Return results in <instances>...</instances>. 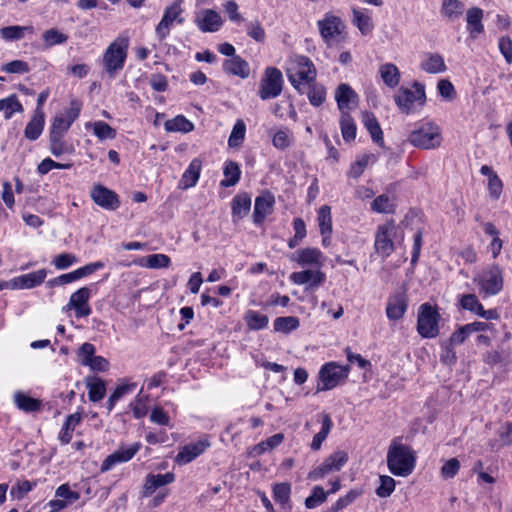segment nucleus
Listing matches in <instances>:
<instances>
[{"label": "nucleus", "instance_id": "nucleus-44", "mask_svg": "<svg viewBox=\"0 0 512 512\" xmlns=\"http://www.w3.org/2000/svg\"><path fill=\"white\" fill-rule=\"evenodd\" d=\"M371 209L377 213H394L395 204L388 195L381 194L373 200Z\"/></svg>", "mask_w": 512, "mask_h": 512}, {"label": "nucleus", "instance_id": "nucleus-50", "mask_svg": "<svg viewBox=\"0 0 512 512\" xmlns=\"http://www.w3.org/2000/svg\"><path fill=\"white\" fill-rule=\"evenodd\" d=\"M26 30H32L29 26H7L0 29V35L7 41L20 40Z\"/></svg>", "mask_w": 512, "mask_h": 512}, {"label": "nucleus", "instance_id": "nucleus-12", "mask_svg": "<svg viewBox=\"0 0 512 512\" xmlns=\"http://www.w3.org/2000/svg\"><path fill=\"white\" fill-rule=\"evenodd\" d=\"M481 289L489 295L498 294L503 288V272L498 265H491L480 280Z\"/></svg>", "mask_w": 512, "mask_h": 512}, {"label": "nucleus", "instance_id": "nucleus-5", "mask_svg": "<svg viewBox=\"0 0 512 512\" xmlns=\"http://www.w3.org/2000/svg\"><path fill=\"white\" fill-rule=\"evenodd\" d=\"M283 89V75L276 67H267L261 78L258 95L262 100L278 97Z\"/></svg>", "mask_w": 512, "mask_h": 512}, {"label": "nucleus", "instance_id": "nucleus-34", "mask_svg": "<svg viewBox=\"0 0 512 512\" xmlns=\"http://www.w3.org/2000/svg\"><path fill=\"white\" fill-rule=\"evenodd\" d=\"M379 73L383 82L390 88L396 87L400 82V72L392 63H386L380 66Z\"/></svg>", "mask_w": 512, "mask_h": 512}, {"label": "nucleus", "instance_id": "nucleus-20", "mask_svg": "<svg viewBox=\"0 0 512 512\" xmlns=\"http://www.w3.org/2000/svg\"><path fill=\"white\" fill-rule=\"evenodd\" d=\"M290 279L297 285L309 283L310 286L316 287L325 281V274L320 270H304L292 273Z\"/></svg>", "mask_w": 512, "mask_h": 512}, {"label": "nucleus", "instance_id": "nucleus-9", "mask_svg": "<svg viewBox=\"0 0 512 512\" xmlns=\"http://www.w3.org/2000/svg\"><path fill=\"white\" fill-rule=\"evenodd\" d=\"M300 69L295 74H288V79L292 86L301 94L304 93L303 83L308 86L316 80V69L308 57H301L298 62Z\"/></svg>", "mask_w": 512, "mask_h": 512}, {"label": "nucleus", "instance_id": "nucleus-28", "mask_svg": "<svg viewBox=\"0 0 512 512\" xmlns=\"http://www.w3.org/2000/svg\"><path fill=\"white\" fill-rule=\"evenodd\" d=\"M223 70L227 74L239 76L241 78H247L249 76L248 63L240 56H234L231 59L225 60L223 63Z\"/></svg>", "mask_w": 512, "mask_h": 512}, {"label": "nucleus", "instance_id": "nucleus-60", "mask_svg": "<svg viewBox=\"0 0 512 512\" xmlns=\"http://www.w3.org/2000/svg\"><path fill=\"white\" fill-rule=\"evenodd\" d=\"M247 34L249 37L254 39L255 41L259 43H263L265 40V30L261 26L260 22L258 20L251 21L247 24Z\"/></svg>", "mask_w": 512, "mask_h": 512}, {"label": "nucleus", "instance_id": "nucleus-56", "mask_svg": "<svg viewBox=\"0 0 512 512\" xmlns=\"http://www.w3.org/2000/svg\"><path fill=\"white\" fill-rule=\"evenodd\" d=\"M94 134L100 139H114L116 137V130L108 125L106 122L97 121L93 124Z\"/></svg>", "mask_w": 512, "mask_h": 512}, {"label": "nucleus", "instance_id": "nucleus-46", "mask_svg": "<svg viewBox=\"0 0 512 512\" xmlns=\"http://www.w3.org/2000/svg\"><path fill=\"white\" fill-rule=\"evenodd\" d=\"M318 223L322 235H330L332 233L331 208L324 205L318 212Z\"/></svg>", "mask_w": 512, "mask_h": 512}, {"label": "nucleus", "instance_id": "nucleus-42", "mask_svg": "<svg viewBox=\"0 0 512 512\" xmlns=\"http://www.w3.org/2000/svg\"><path fill=\"white\" fill-rule=\"evenodd\" d=\"M464 10V5L459 0H444L442 5V14L449 20L458 19Z\"/></svg>", "mask_w": 512, "mask_h": 512}, {"label": "nucleus", "instance_id": "nucleus-6", "mask_svg": "<svg viewBox=\"0 0 512 512\" xmlns=\"http://www.w3.org/2000/svg\"><path fill=\"white\" fill-rule=\"evenodd\" d=\"M414 91L408 88H400L394 96L395 103L401 112L409 114L412 112L413 104L418 101L420 106L426 102L425 87L422 83H413Z\"/></svg>", "mask_w": 512, "mask_h": 512}, {"label": "nucleus", "instance_id": "nucleus-24", "mask_svg": "<svg viewBox=\"0 0 512 512\" xmlns=\"http://www.w3.org/2000/svg\"><path fill=\"white\" fill-rule=\"evenodd\" d=\"M407 300L403 294L391 296L386 307V314L390 320L401 319L407 310Z\"/></svg>", "mask_w": 512, "mask_h": 512}, {"label": "nucleus", "instance_id": "nucleus-29", "mask_svg": "<svg viewBox=\"0 0 512 512\" xmlns=\"http://www.w3.org/2000/svg\"><path fill=\"white\" fill-rule=\"evenodd\" d=\"M201 167V160L198 158L193 159L187 170L184 172L182 179L180 180L179 187L182 189L193 187L199 179Z\"/></svg>", "mask_w": 512, "mask_h": 512}, {"label": "nucleus", "instance_id": "nucleus-55", "mask_svg": "<svg viewBox=\"0 0 512 512\" xmlns=\"http://www.w3.org/2000/svg\"><path fill=\"white\" fill-rule=\"evenodd\" d=\"M246 126L242 120H238L229 136L228 144L230 147H237L245 137Z\"/></svg>", "mask_w": 512, "mask_h": 512}, {"label": "nucleus", "instance_id": "nucleus-19", "mask_svg": "<svg viewBox=\"0 0 512 512\" xmlns=\"http://www.w3.org/2000/svg\"><path fill=\"white\" fill-rule=\"evenodd\" d=\"M47 271L40 269L12 279V289H31L42 284L46 278Z\"/></svg>", "mask_w": 512, "mask_h": 512}, {"label": "nucleus", "instance_id": "nucleus-32", "mask_svg": "<svg viewBox=\"0 0 512 512\" xmlns=\"http://www.w3.org/2000/svg\"><path fill=\"white\" fill-rule=\"evenodd\" d=\"M251 208V197L247 193L236 195L232 200V213L234 221L245 217Z\"/></svg>", "mask_w": 512, "mask_h": 512}, {"label": "nucleus", "instance_id": "nucleus-13", "mask_svg": "<svg viewBox=\"0 0 512 512\" xmlns=\"http://www.w3.org/2000/svg\"><path fill=\"white\" fill-rule=\"evenodd\" d=\"M183 9L179 2H174L166 7L163 17L156 27V34L160 40H163L169 33L170 27L174 21L183 23L184 19L181 17Z\"/></svg>", "mask_w": 512, "mask_h": 512}, {"label": "nucleus", "instance_id": "nucleus-16", "mask_svg": "<svg viewBox=\"0 0 512 512\" xmlns=\"http://www.w3.org/2000/svg\"><path fill=\"white\" fill-rule=\"evenodd\" d=\"M140 448L139 443H135L128 448H121L109 456L102 462L100 471L107 472L118 463H123L131 460Z\"/></svg>", "mask_w": 512, "mask_h": 512}, {"label": "nucleus", "instance_id": "nucleus-62", "mask_svg": "<svg viewBox=\"0 0 512 512\" xmlns=\"http://www.w3.org/2000/svg\"><path fill=\"white\" fill-rule=\"evenodd\" d=\"M63 137H49L51 153L59 157L64 153H70L72 149L62 140Z\"/></svg>", "mask_w": 512, "mask_h": 512}, {"label": "nucleus", "instance_id": "nucleus-27", "mask_svg": "<svg viewBox=\"0 0 512 512\" xmlns=\"http://www.w3.org/2000/svg\"><path fill=\"white\" fill-rule=\"evenodd\" d=\"M483 10L478 7H472L467 10V29L471 38H476L484 31L482 24Z\"/></svg>", "mask_w": 512, "mask_h": 512}, {"label": "nucleus", "instance_id": "nucleus-54", "mask_svg": "<svg viewBox=\"0 0 512 512\" xmlns=\"http://www.w3.org/2000/svg\"><path fill=\"white\" fill-rule=\"evenodd\" d=\"M395 485L396 482L392 477L387 475L380 476V485L376 489L377 496L381 498L389 497L395 490Z\"/></svg>", "mask_w": 512, "mask_h": 512}, {"label": "nucleus", "instance_id": "nucleus-48", "mask_svg": "<svg viewBox=\"0 0 512 512\" xmlns=\"http://www.w3.org/2000/svg\"><path fill=\"white\" fill-rule=\"evenodd\" d=\"M248 327L252 330H260L268 325L269 319L266 315L256 311H248L245 316Z\"/></svg>", "mask_w": 512, "mask_h": 512}, {"label": "nucleus", "instance_id": "nucleus-15", "mask_svg": "<svg viewBox=\"0 0 512 512\" xmlns=\"http://www.w3.org/2000/svg\"><path fill=\"white\" fill-rule=\"evenodd\" d=\"M318 27L324 42L331 44V40L339 35L344 28L342 20L335 15L326 14L322 20L318 21Z\"/></svg>", "mask_w": 512, "mask_h": 512}, {"label": "nucleus", "instance_id": "nucleus-1", "mask_svg": "<svg viewBox=\"0 0 512 512\" xmlns=\"http://www.w3.org/2000/svg\"><path fill=\"white\" fill-rule=\"evenodd\" d=\"M387 465L395 476L410 475L415 467V457L411 448L399 443L396 439L393 440L387 453Z\"/></svg>", "mask_w": 512, "mask_h": 512}, {"label": "nucleus", "instance_id": "nucleus-57", "mask_svg": "<svg viewBox=\"0 0 512 512\" xmlns=\"http://www.w3.org/2000/svg\"><path fill=\"white\" fill-rule=\"evenodd\" d=\"M291 488L288 483H277L273 487V496L275 501L281 505L288 504L290 500Z\"/></svg>", "mask_w": 512, "mask_h": 512}, {"label": "nucleus", "instance_id": "nucleus-37", "mask_svg": "<svg viewBox=\"0 0 512 512\" xmlns=\"http://www.w3.org/2000/svg\"><path fill=\"white\" fill-rule=\"evenodd\" d=\"M16 406L24 412H35L41 408V401L25 395L22 392H17L14 395Z\"/></svg>", "mask_w": 512, "mask_h": 512}, {"label": "nucleus", "instance_id": "nucleus-51", "mask_svg": "<svg viewBox=\"0 0 512 512\" xmlns=\"http://www.w3.org/2000/svg\"><path fill=\"white\" fill-rule=\"evenodd\" d=\"M43 40L45 42L46 47H51L57 44H63L67 41L68 35L60 32L55 28H51L46 30L43 35Z\"/></svg>", "mask_w": 512, "mask_h": 512}, {"label": "nucleus", "instance_id": "nucleus-47", "mask_svg": "<svg viewBox=\"0 0 512 512\" xmlns=\"http://www.w3.org/2000/svg\"><path fill=\"white\" fill-rule=\"evenodd\" d=\"M299 319L294 316L278 317L274 321V330L289 333L299 327Z\"/></svg>", "mask_w": 512, "mask_h": 512}, {"label": "nucleus", "instance_id": "nucleus-2", "mask_svg": "<svg viewBox=\"0 0 512 512\" xmlns=\"http://www.w3.org/2000/svg\"><path fill=\"white\" fill-rule=\"evenodd\" d=\"M128 39L118 37L106 49L103 64L108 75L113 78L124 66L127 57Z\"/></svg>", "mask_w": 512, "mask_h": 512}, {"label": "nucleus", "instance_id": "nucleus-39", "mask_svg": "<svg viewBox=\"0 0 512 512\" xmlns=\"http://www.w3.org/2000/svg\"><path fill=\"white\" fill-rule=\"evenodd\" d=\"M332 420L328 414H324L322 418V428L321 430L313 437L311 443V449L316 451L321 448L323 441L327 438L328 434L332 428Z\"/></svg>", "mask_w": 512, "mask_h": 512}, {"label": "nucleus", "instance_id": "nucleus-35", "mask_svg": "<svg viewBox=\"0 0 512 512\" xmlns=\"http://www.w3.org/2000/svg\"><path fill=\"white\" fill-rule=\"evenodd\" d=\"M341 134L346 142H351L356 137V124L349 112H343L340 117Z\"/></svg>", "mask_w": 512, "mask_h": 512}, {"label": "nucleus", "instance_id": "nucleus-61", "mask_svg": "<svg viewBox=\"0 0 512 512\" xmlns=\"http://www.w3.org/2000/svg\"><path fill=\"white\" fill-rule=\"evenodd\" d=\"M55 496L66 500L68 504H72L80 498V494L76 491H72L68 484L60 485L55 491Z\"/></svg>", "mask_w": 512, "mask_h": 512}, {"label": "nucleus", "instance_id": "nucleus-17", "mask_svg": "<svg viewBox=\"0 0 512 512\" xmlns=\"http://www.w3.org/2000/svg\"><path fill=\"white\" fill-rule=\"evenodd\" d=\"M175 480V475L172 472L165 474H148L143 485L142 496H151L159 487L171 484Z\"/></svg>", "mask_w": 512, "mask_h": 512}, {"label": "nucleus", "instance_id": "nucleus-26", "mask_svg": "<svg viewBox=\"0 0 512 512\" xmlns=\"http://www.w3.org/2000/svg\"><path fill=\"white\" fill-rule=\"evenodd\" d=\"M362 122L367 131L370 133L372 140L379 146H383V131L375 115L370 111L362 112Z\"/></svg>", "mask_w": 512, "mask_h": 512}, {"label": "nucleus", "instance_id": "nucleus-3", "mask_svg": "<svg viewBox=\"0 0 512 512\" xmlns=\"http://www.w3.org/2000/svg\"><path fill=\"white\" fill-rule=\"evenodd\" d=\"M349 366H341L335 362L323 365L318 374L317 392L328 391L335 388L342 381L346 380L349 373Z\"/></svg>", "mask_w": 512, "mask_h": 512}, {"label": "nucleus", "instance_id": "nucleus-23", "mask_svg": "<svg viewBox=\"0 0 512 512\" xmlns=\"http://www.w3.org/2000/svg\"><path fill=\"white\" fill-rule=\"evenodd\" d=\"M335 99L338 104V108L343 112H348L351 103H355L358 99V95L348 84H340L335 91Z\"/></svg>", "mask_w": 512, "mask_h": 512}, {"label": "nucleus", "instance_id": "nucleus-49", "mask_svg": "<svg viewBox=\"0 0 512 512\" xmlns=\"http://www.w3.org/2000/svg\"><path fill=\"white\" fill-rule=\"evenodd\" d=\"M308 99L313 106H320L326 99V90L323 85H319L316 82L309 85V91L307 92Z\"/></svg>", "mask_w": 512, "mask_h": 512}, {"label": "nucleus", "instance_id": "nucleus-25", "mask_svg": "<svg viewBox=\"0 0 512 512\" xmlns=\"http://www.w3.org/2000/svg\"><path fill=\"white\" fill-rule=\"evenodd\" d=\"M420 68L429 74H440L447 70L444 58L438 53H427L420 63Z\"/></svg>", "mask_w": 512, "mask_h": 512}, {"label": "nucleus", "instance_id": "nucleus-33", "mask_svg": "<svg viewBox=\"0 0 512 512\" xmlns=\"http://www.w3.org/2000/svg\"><path fill=\"white\" fill-rule=\"evenodd\" d=\"M86 386L88 388V397L91 402H99L106 394V383L101 378L87 377Z\"/></svg>", "mask_w": 512, "mask_h": 512}, {"label": "nucleus", "instance_id": "nucleus-41", "mask_svg": "<svg viewBox=\"0 0 512 512\" xmlns=\"http://www.w3.org/2000/svg\"><path fill=\"white\" fill-rule=\"evenodd\" d=\"M22 111L23 106L15 94L0 100V112H4L6 119H9L13 113Z\"/></svg>", "mask_w": 512, "mask_h": 512}, {"label": "nucleus", "instance_id": "nucleus-22", "mask_svg": "<svg viewBox=\"0 0 512 512\" xmlns=\"http://www.w3.org/2000/svg\"><path fill=\"white\" fill-rule=\"evenodd\" d=\"M45 123V114L42 109L36 108L31 120L27 123L24 135L28 140H37L43 132Z\"/></svg>", "mask_w": 512, "mask_h": 512}, {"label": "nucleus", "instance_id": "nucleus-4", "mask_svg": "<svg viewBox=\"0 0 512 512\" xmlns=\"http://www.w3.org/2000/svg\"><path fill=\"white\" fill-rule=\"evenodd\" d=\"M440 314L429 303L420 306L417 318V331L423 338H435L439 335Z\"/></svg>", "mask_w": 512, "mask_h": 512}, {"label": "nucleus", "instance_id": "nucleus-31", "mask_svg": "<svg viewBox=\"0 0 512 512\" xmlns=\"http://www.w3.org/2000/svg\"><path fill=\"white\" fill-rule=\"evenodd\" d=\"M322 253L317 248H304L293 254V260H296L301 266L320 265Z\"/></svg>", "mask_w": 512, "mask_h": 512}, {"label": "nucleus", "instance_id": "nucleus-38", "mask_svg": "<svg viewBox=\"0 0 512 512\" xmlns=\"http://www.w3.org/2000/svg\"><path fill=\"white\" fill-rule=\"evenodd\" d=\"M225 179L220 183L222 187H231L237 184L240 178V168L236 162L228 161L224 167Z\"/></svg>", "mask_w": 512, "mask_h": 512}, {"label": "nucleus", "instance_id": "nucleus-43", "mask_svg": "<svg viewBox=\"0 0 512 512\" xmlns=\"http://www.w3.org/2000/svg\"><path fill=\"white\" fill-rule=\"evenodd\" d=\"M81 421V415L79 413L71 414L67 417L62 432L60 434V440L64 444H68L72 439V432L74 431L76 425H78Z\"/></svg>", "mask_w": 512, "mask_h": 512}, {"label": "nucleus", "instance_id": "nucleus-18", "mask_svg": "<svg viewBox=\"0 0 512 512\" xmlns=\"http://www.w3.org/2000/svg\"><path fill=\"white\" fill-rule=\"evenodd\" d=\"M274 203V196L270 192L262 194L255 199L253 212V221L255 224L259 225L264 221L266 216L272 212Z\"/></svg>", "mask_w": 512, "mask_h": 512}, {"label": "nucleus", "instance_id": "nucleus-45", "mask_svg": "<svg viewBox=\"0 0 512 512\" xmlns=\"http://www.w3.org/2000/svg\"><path fill=\"white\" fill-rule=\"evenodd\" d=\"M136 383H129V384H121L115 388L113 393L110 395V397L107 400V409L108 411H112L115 404L126 394L131 393L136 388Z\"/></svg>", "mask_w": 512, "mask_h": 512}, {"label": "nucleus", "instance_id": "nucleus-63", "mask_svg": "<svg viewBox=\"0 0 512 512\" xmlns=\"http://www.w3.org/2000/svg\"><path fill=\"white\" fill-rule=\"evenodd\" d=\"M82 365L89 366L93 371L104 372L109 368V362L102 356H94L91 359L82 361Z\"/></svg>", "mask_w": 512, "mask_h": 512}, {"label": "nucleus", "instance_id": "nucleus-30", "mask_svg": "<svg viewBox=\"0 0 512 512\" xmlns=\"http://www.w3.org/2000/svg\"><path fill=\"white\" fill-rule=\"evenodd\" d=\"M198 27L203 32H215L222 25L220 15L214 10H204L202 18L197 19Z\"/></svg>", "mask_w": 512, "mask_h": 512}, {"label": "nucleus", "instance_id": "nucleus-7", "mask_svg": "<svg viewBox=\"0 0 512 512\" xmlns=\"http://www.w3.org/2000/svg\"><path fill=\"white\" fill-rule=\"evenodd\" d=\"M408 141L420 149H435L441 145L442 137L437 126L429 125L413 130Z\"/></svg>", "mask_w": 512, "mask_h": 512}, {"label": "nucleus", "instance_id": "nucleus-58", "mask_svg": "<svg viewBox=\"0 0 512 512\" xmlns=\"http://www.w3.org/2000/svg\"><path fill=\"white\" fill-rule=\"evenodd\" d=\"M170 264V258L165 254H151L146 257V267L151 269L166 268Z\"/></svg>", "mask_w": 512, "mask_h": 512}, {"label": "nucleus", "instance_id": "nucleus-52", "mask_svg": "<svg viewBox=\"0 0 512 512\" xmlns=\"http://www.w3.org/2000/svg\"><path fill=\"white\" fill-rule=\"evenodd\" d=\"M89 298H90V289L87 287H82L70 296L67 307L69 309L70 308H73V309L78 308L79 306H82L83 304L88 303Z\"/></svg>", "mask_w": 512, "mask_h": 512}, {"label": "nucleus", "instance_id": "nucleus-14", "mask_svg": "<svg viewBox=\"0 0 512 512\" xmlns=\"http://www.w3.org/2000/svg\"><path fill=\"white\" fill-rule=\"evenodd\" d=\"M90 196L95 204L106 210H116L120 206L118 195L103 185H95Z\"/></svg>", "mask_w": 512, "mask_h": 512}, {"label": "nucleus", "instance_id": "nucleus-59", "mask_svg": "<svg viewBox=\"0 0 512 512\" xmlns=\"http://www.w3.org/2000/svg\"><path fill=\"white\" fill-rule=\"evenodd\" d=\"M1 70L11 74H23L29 72V65L27 62L22 60H13L4 64Z\"/></svg>", "mask_w": 512, "mask_h": 512}, {"label": "nucleus", "instance_id": "nucleus-21", "mask_svg": "<svg viewBox=\"0 0 512 512\" xmlns=\"http://www.w3.org/2000/svg\"><path fill=\"white\" fill-rule=\"evenodd\" d=\"M209 446L206 441H198L184 446L176 456V461L179 464H187L193 461L196 457L201 455Z\"/></svg>", "mask_w": 512, "mask_h": 512}, {"label": "nucleus", "instance_id": "nucleus-8", "mask_svg": "<svg viewBox=\"0 0 512 512\" xmlns=\"http://www.w3.org/2000/svg\"><path fill=\"white\" fill-rule=\"evenodd\" d=\"M81 105L77 101H71V106L64 113L53 118L49 137H63L73 122L79 117Z\"/></svg>", "mask_w": 512, "mask_h": 512}, {"label": "nucleus", "instance_id": "nucleus-10", "mask_svg": "<svg viewBox=\"0 0 512 512\" xmlns=\"http://www.w3.org/2000/svg\"><path fill=\"white\" fill-rule=\"evenodd\" d=\"M395 230L393 221L379 225L377 228L374 247L382 257H388L394 251L392 237L395 235Z\"/></svg>", "mask_w": 512, "mask_h": 512}, {"label": "nucleus", "instance_id": "nucleus-36", "mask_svg": "<svg viewBox=\"0 0 512 512\" xmlns=\"http://www.w3.org/2000/svg\"><path fill=\"white\" fill-rule=\"evenodd\" d=\"M194 129V125L191 121L186 119L182 115H178L173 119L165 122V130L167 132H183L188 133Z\"/></svg>", "mask_w": 512, "mask_h": 512}, {"label": "nucleus", "instance_id": "nucleus-40", "mask_svg": "<svg viewBox=\"0 0 512 512\" xmlns=\"http://www.w3.org/2000/svg\"><path fill=\"white\" fill-rule=\"evenodd\" d=\"M353 24L357 26L362 35H368L373 30L372 18L357 9H353Z\"/></svg>", "mask_w": 512, "mask_h": 512}, {"label": "nucleus", "instance_id": "nucleus-11", "mask_svg": "<svg viewBox=\"0 0 512 512\" xmlns=\"http://www.w3.org/2000/svg\"><path fill=\"white\" fill-rule=\"evenodd\" d=\"M348 461V454L345 451L338 450L328 456L324 462L312 470L308 478L317 480L323 478L326 474L334 471H339Z\"/></svg>", "mask_w": 512, "mask_h": 512}, {"label": "nucleus", "instance_id": "nucleus-53", "mask_svg": "<svg viewBox=\"0 0 512 512\" xmlns=\"http://www.w3.org/2000/svg\"><path fill=\"white\" fill-rule=\"evenodd\" d=\"M328 493L324 491L321 486H315L313 488L312 494L306 498L305 506L308 509H313L316 506L322 504L326 501Z\"/></svg>", "mask_w": 512, "mask_h": 512}, {"label": "nucleus", "instance_id": "nucleus-64", "mask_svg": "<svg viewBox=\"0 0 512 512\" xmlns=\"http://www.w3.org/2000/svg\"><path fill=\"white\" fill-rule=\"evenodd\" d=\"M75 262H77V258L75 255L69 254V253H62V254L57 255L53 259L52 263L54 264V266L57 269L63 270V269H67Z\"/></svg>", "mask_w": 512, "mask_h": 512}]
</instances>
